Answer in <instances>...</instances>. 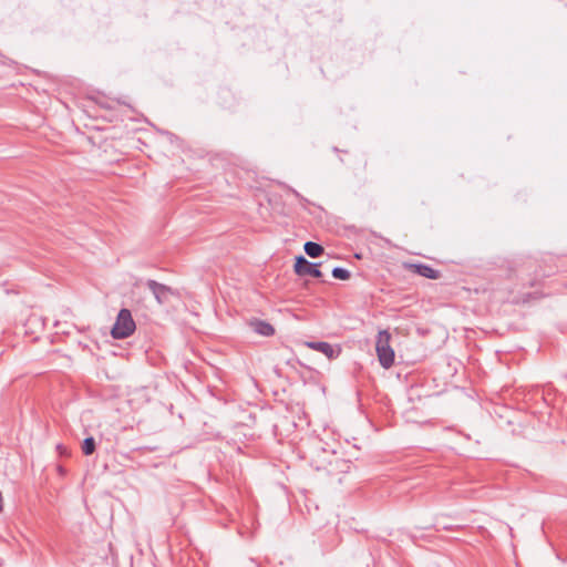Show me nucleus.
<instances>
[{"label":"nucleus","mask_w":567,"mask_h":567,"mask_svg":"<svg viewBox=\"0 0 567 567\" xmlns=\"http://www.w3.org/2000/svg\"><path fill=\"white\" fill-rule=\"evenodd\" d=\"M391 334L388 330H381L378 333L375 342V351L382 368L389 369L394 363V350L391 344Z\"/></svg>","instance_id":"obj_1"},{"label":"nucleus","mask_w":567,"mask_h":567,"mask_svg":"<svg viewBox=\"0 0 567 567\" xmlns=\"http://www.w3.org/2000/svg\"><path fill=\"white\" fill-rule=\"evenodd\" d=\"M136 329L135 321L128 309L123 308L118 311L115 323L112 327L111 336L114 339H125Z\"/></svg>","instance_id":"obj_2"},{"label":"nucleus","mask_w":567,"mask_h":567,"mask_svg":"<svg viewBox=\"0 0 567 567\" xmlns=\"http://www.w3.org/2000/svg\"><path fill=\"white\" fill-rule=\"evenodd\" d=\"M320 264L310 262L306 257L299 255L295 258L293 269L298 276H311L320 279L322 272L319 269Z\"/></svg>","instance_id":"obj_3"},{"label":"nucleus","mask_w":567,"mask_h":567,"mask_svg":"<svg viewBox=\"0 0 567 567\" xmlns=\"http://www.w3.org/2000/svg\"><path fill=\"white\" fill-rule=\"evenodd\" d=\"M146 286L153 293L158 305L166 303L168 301L169 296L175 295V291L172 287L166 286L164 284H159L153 279L146 280Z\"/></svg>","instance_id":"obj_4"},{"label":"nucleus","mask_w":567,"mask_h":567,"mask_svg":"<svg viewBox=\"0 0 567 567\" xmlns=\"http://www.w3.org/2000/svg\"><path fill=\"white\" fill-rule=\"evenodd\" d=\"M306 346L311 349L323 353L328 359H337L341 354L339 346H332L326 341H308Z\"/></svg>","instance_id":"obj_5"},{"label":"nucleus","mask_w":567,"mask_h":567,"mask_svg":"<svg viewBox=\"0 0 567 567\" xmlns=\"http://www.w3.org/2000/svg\"><path fill=\"white\" fill-rule=\"evenodd\" d=\"M409 267L416 275H419L421 277H424V278H427V279H439L441 277V272L439 270L432 268L427 264H422V262H420V264H411Z\"/></svg>","instance_id":"obj_6"},{"label":"nucleus","mask_w":567,"mask_h":567,"mask_svg":"<svg viewBox=\"0 0 567 567\" xmlns=\"http://www.w3.org/2000/svg\"><path fill=\"white\" fill-rule=\"evenodd\" d=\"M249 326L257 334L264 337H271L275 334V328L265 320L254 319L249 322Z\"/></svg>","instance_id":"obj_7"},{"label":"nucleus","mask_w":567,"mask_h":567,"mask_svg":"<svg viewBox=\"0 0 567 567\" xmlns=\"http://www.w3.org/2000/svg\"><path fill=\"white\" fill-rule=\"evenodd\" d=\"M303 250L310 257V258H318L320 257L324 249L323 247L318 244V243H315V241H307L305 245H303Z\"/></svg>","instance_id":"obj_8"},{"label":"nucleus","mask_w":567,"mask_h":567,"mask_svg":"<svg viewBox=\"0 0 567 567\" xmlns=\"http://www.w3.org/2000/svg\"><path fill=\"white\" fill-rule=\"evenodd\" d=\"M96 450V442L93 436H87L83 440L82 452L84 455H92Z\"/></svg>","instance_id":"obj_9"},{"label":"nucleus","mask_w":567,"mask_h":567,"mask_svg":"<svg viewBox=\"0 0 567 567\" xmlns=\"http://www.w3.org/2000/svg\"><path fill=\"white\" fill-rule=\"evenodd\" d=\"M331 274L333 278L339 280H348L351 276L350 271L342 267H334Z\"/></svg>","instance_id":"obj_10"},{"label":"nucleus","mask_w":567,"mask_h":567,"mask_svg":"<svg viewBox=\"0 0 567 567\" xmlns=\"http://www.w3.org/2000/svg\"><path fill=\"white\" fill-rule=\"evenodd\" d=\"M56 450L58 452L60 453V455H68V450L65 446H63L62 444H58L56 445Z\"/></svg>","instance_id":"obj_11"},{"label":"nucleus","mask_w":567,"mask_h":567,"mask_svg":"<svg viewBox=\"0 0 567 567\" xmlns=\"http://www.w3.org/2000/svg\"><path fill=\"white\" fill-rule=\"evenodd\" d=\"M292 193H293V195H295L297 198H299L300 200H305V202H306V199H305V198H303V197H302V196H301L297 190H292Z\"/></svg>","instance_id":"obj_12"},{"label":"nucleus","mask_w":567,"mask_h":567,"mask_svg":"<svg viewBox=\"0 0 567 567\" xmlns=\"http://www.w3.org/2000/svg\"><path fill=\"white\" fill-rule=\"evenodd\" d=\"M3 509V497L2 493L0 492V512Z\"/></svg>","instance_id":"obj_13"},{"label":"nucleus","mask_w":567,"mask_h":567,"mask_svg":"<svg viewBox=\"0 0 567 567\" xmlns=\"http://www.w3.org/2000/svg\"><path fill=\"white\" fill-rule=\"evenodd\" d=\"M59 472H60L61 474H64V470H63V467H62V466H59Z\"/></svg>","instance_id":"obj_14"},{"label":"nucleus","mask_w":567,"mask_h":567,"mask_svg":"<svg viewBox=\"0 0 567 567\" xmlns=\"http://www.w3.org/2000/svg\"><path fill=\"white\" fill-rule=\"evenodd\" d=\"M257 567H260L259 565H257Z\"/></svg>","instance_id":"obj_15"}]
</instances>
